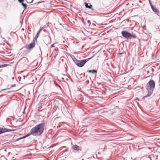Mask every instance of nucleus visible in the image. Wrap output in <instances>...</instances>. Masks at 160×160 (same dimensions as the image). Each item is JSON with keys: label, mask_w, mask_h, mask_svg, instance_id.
Returning a JSON list of instances; mask_svg holds the SVG:
<instances>
[{"label": "nucleus", "mask_w": 160, "mask_h": 160, "mask_svg": "<svg viewBox=\"0 0 160 160\" xmlns=\"http://www.w3.org/2000/svg\"><path fill=\"white\" fill-rule=\"evenodd\" d=\"M44 129V123H41L39 124L31 129L30 134L28 133L25 136L18 138L16 141H17L20 139L25 138L30 135H32L33 136L39 135L42 133Z\"/></svg>", "instance_id": "1"}, {"label": "nucleus", "mask_w": 160, "mask_h": 160, "mask_svg": "<svg viewBox=\"0 0 160 160\" xmlns=\"http://www.w3.org/2000/svg\"><path fill=\"white\" fill-rule=\"evenodd\" d=\"M155 83L153 80L151 79L148 83L146 86V89L148 91V93L147 96L144 97H147L150 96L152 93L154 88H155Z\"/></svg>", "instance_id": "2"}, {"label": "nucleus", "mask_w": 160, "mask_h": 160, "mask_svg": "<svg viewBox=\"0 0 160 160\" xmlns=\"http://www.w3.org/2000/svg\"><path fill=\"white\" fill-rule=\"evenodd\" d=\"M121 33L123 37L126 38H130L131 37L135 38L136 37L135 34L132 33L131 34L128 32L125 31H122Z\"/></svg>", "instance_id": "3"}, {"label": "nucleus", "mask_w": 160, "mask_h": 160, "mask_svg": "<svg viewBox=\"0 0 160 160\" xmlns=\"http://www.w3.org/2000/svg\"><path fill=\"white\" fill-rule=\"evenodd\" d=\"M91 58H88L86 59L82 60L77 61L76 62V64L80 67H82L87 61L89 60Z\"/></svg>", "instance_id": "4"}, {"label": "nucleus", "mask_w": 160, "mask_h": 160, "mask_svg": "<svg viewBox=\"0 0 160 160\" xmlns=\"http://www.w3.org/2000/svg\"><path fill=\"white\" fill-rule=\"evenodd\" d=\"M35 45L34 42H33L28 44L26 45V47L27 49L29 50H31L35 47Z\"/></svg>", "instance_id": "5"}, {"label": "nucleus", "mask_w": 160, "mask_h": 160, "mask_svg": "<svg viewBox=\"0 0 160 160\" xmlns=\"http://www.w3.org/2000/svg\"><path fill=\"white\" fill-rule=\"evenodd\" d=\"M150 3L152 10L158 15L160 16V12L155 7H154L150 2Z\"/></svg>", "instance_id": "6"}, {"label": "nucleus", "mask_w": 160, "mask_h": 160, "mask_svg": "<svg viewBox=\"0 0 160 160\" xmlns=\"http://www.w3.org/2000/svg\"><path fill=\"white\" fill-rule=\"evenodd\" d=\"M14 131L10 129H7L6 128H0V134L3 133L4 132H9L11 131Z\"/></svg>", "instance_id": "7"}, {"label": "nucleus", "mask_w": 160, "mask_h": 160, "mask_svg": "<svg viewBox=\"0 0 160 160\" xmlns=\"http://www.w3.org/2000/svg\"><path fill=\"white\" fill-rule=\"evenodd\" d=\"M72 148L73 151H78L81 150V147L76 145H73L72 147Z\"/></svg>", "instance_id": "8"}, {"label": "nucleus", "mask_w": 160, "mask_h": 160, "mask_svg": "<svg viewBox=\"0 0 160 160\" xmlns=\"http://www.w3.org/2000/svg\"><path fill=\"white\" fill-rule=\"evenodd\" d=\"M18 2L20 3H21L22 5L23 6V8L24 9H25L27 8V5L26 4L24 3L23 2L24 1V0H18Z\"/></svg>", "instance_id": "9"}, {"label": "nucleus", "mask_w": 160, "mask_h": 160, "mask_svg": "<svg viewBox=\"0 0 160 160\" xmlns=\"http://www.w3.org/2000/svg\"><path fill=\"white\" fill-rule=\"evenodd\" d=\"M85 6L86 8L90 9H92V5L90 4L89 5H88V3L86 2L85 3Z\"/></svg>", "instance_id": "10"}, {"label": "nucleus", "mask_w": 160, "mask_h": 160, "mask_svg": "<svg viewBox=\"0 0 160 160\" xmlns=\"http://www.w3.org/2000/svg\"><path fill=\"white\" fill-rule=\"evenodd\" d=\"M88 72L90 73V72H92L93 73H96L97 72V71L96 70H89L87 71Z\"/></svg>", "instance_id": "11"}, {"label": "nucleus", "mask_w": 160, "mask_h": 160, "mask_svg": "<svg viewBox=\"0 0 160 160\" xmlns=\"http://www.w3.org/2000/svg\"><path fill=\"white\" fill-rule=\"evenodd\" d=\"M42 30V29H40L39 30V31L37 33V35H36L35 37V39H37V38L38 37V35L40 33V32H41V31Z\"/></svg>", "instance_id": "12"}, {"label": "nucleus", "mask_w": 160, "mask_h": 160, "mask_svg": "<svg viewBox=\"0 0 160 160\" xmlns=\"http://www.w3.org/2000/svg\"><path fill=\"white\" fill-rule=\"evenodd\" d=\"M7 66V65L6 64H4V65H2V66H0V68L5 67H6Z\"/></svg>", "instance_id": "13"}, {"label": "nucleus", "mask_w": 160, "mask_h": 160, "mask_svg": "<svg viewBox=\"0 0 160 160\" xmlns=\"http://www.w3.org/2000/svg\"><path fill=\"white\" fill-rule=\"evenodd\" d=\"M55 47V46H54V45L53 44H52L51 45V47Z\"/></svg>", "instance_id": "14"}, {"label": "nucleus", "mask_w": 160, "mask_h": 160, "mask_svg": "<svg viewBox=\"0 0 160 160\" xmlns=\"http://www.w3.org/2000/svg\"><path fill=\"white\" fill-rule=\"evenodd\" d=\"M46 96H47L46 95V96H42V98H44V97H46Z\"/></svg>", "instance_id": "15"}, {"label": "nucleus", "mask_w": 160, "mask_h": 160, "mask_svg": "<svg viewBox=\"0 0 160 160\" xmlns=\"http://www.w3.org/2000/svg\"><path fill=\"white\" fill-rule=\"evenodd\" d=\"M33 0H32V1H31L30 2H28V3H30V2H32V1H33Z\"/></svg>", "instance_id": "16"}, {"label": "nucleus", "mask_w": 160, "mask_h": 160, "mask_svg": "<svg viewBox=\"0 0 160 160\" xmlns=\"http://www.w3.org/2000/svg\"><path fill=\"white\" fill-rule=\"evenodd\" d=\"M121 54H122L121 53H120V54H119V55H121Z\"/></svg>", "instance_id": "17"}, {"label": "nucleus", "mask_w": 160, "mask_h": 160, "mask_svg": "<svg viewBox=\"0 0 160 160\" xmlns=\"http://www.w3.org/2000/svg\"><path fill=\"white\" fill-rule=\"evenodd\" d=\"M35 40H36V39H35ZM34 41H35V40H34ZM34 42H35V41H34Z\"/></svg>", "instance_id": "18"}]
</instances>
